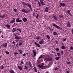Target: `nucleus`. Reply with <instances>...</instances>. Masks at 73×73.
I'll return each instance as SVG.
<instances>
[{
    "label": "nucleus",
    "instance_id": "obj_48",
    "mask_svg": "<svg viewBox=\"0 0 73 73\" xmlns=\"http://www.w3.org/2000/svg\"><path fill=\"white\" fill-rule=\"evenodd\" d=\"M38 16H39V15H38L37 14V16L36 17V19L38 18Z\"/></svg>",
    "mask_w": 73,
    "mask_h": 73
},
{
    "label": "nucleus",
    "instance_id": "obj_45",
    "mask_svg": "<svg viewBox=\"0 0 73 73\" xmlns=\"http://www.w3.org/2000/svg\"><path fill=\"white\" fill-rule=\"evenodd\" d=\"M12 43L14 45H15L16 44V42L15 41H13L12 42Z\"/></svg>",
    "mask_w": 73,
    "mask_h": 73
},
{
    "label": "nucleus",
    "instance_id": "obj_6",
    "mask_svg": "<svg viewBox=\"0 0 73 73\" xmlns=\"http://www.w3.org/2000/svg\"><path fill=\"white\" fill-rule=\"evenodd\" d=\"M44 59L46 60V61H50L52 60V58H47Z\"/></svg>",
    "mask_w": 73,
    "mask_h": 73
},
{
    "label": "nucleus",
    "instance_id": "obj_18",
    "mask_svg": "<svg viewBox=\"0 0 73 73\" xmlns=\"http://www.w3.org/2000/svg\"><path fill=\"white\" fill-rule=\"evenodd\" d=\"M3 46L4 47H5V48H7V43L3 44Z\"/></svg>",
    "mask_w": 73,
    "mask_h": 73
},
{
    "label": "nucleus",
    "instance_id": "obj_20",
    "mask_svg": "<svg viewBox=\"0 0 73 73\" xmlns=\"http://www.w3.org/2000/svg\"><path fill=\"white\" fill-rule=\"evenodd\" d=\"M60 7L61 6H62L63 7H65V4L63 3H60Z\"/></svg>",
    "mask_w": 73,
    "mask_h": 73
},
{
    "label": "nucleus",
    "instance_id": "obj_24",
    "mask_svg": "<svg viewBox=\"0 0 73 73\" xmlns=\"http://www.w3.org/2000/svg\"><path fill=\"white\" fill-rule=\"evenodd\" d=\"M6 27L7 28H9L10 29V27H11V26L9 25H6Z\"/></svg>",
    "mask_w": 73,
    "mask_h": 73
},
{
    "label": "nucleus",
    "instance_id": "obj_11",
    "mask_svg": "<svg viewBox=\"0 0 73 73\" xmlns=\"http://www.w3.org/2000/svg\"><path fill=\"white\" fill-rule=\"evenodd\" d=\"M44 40L43 39H42L40 40V41H39V43L40 44H42L43 43H44Z\"/></svg>",
    "mask_w": 73,
    "mask_h": 73
},
{
    "label": "nucleus",
    "instance_id": "obj_5",
    "mask_svg": "<svg viewBox=\"0 0 73 73\" xmlns=\"http://www.w3.org/2000/svg\"><path fill=\"white\" fill-rule=\"evenodd\" d=\"M21 11L22 12H23V13H28V11L24 9H22Z\"/></svg>",
    "mask_w": 73,
    "mask_h": 73
},
{
    "label": "nucleus",
    "instance_id": "obj_4",
    "mask_svg": "<svg viewBox=\"0 0 73 73\" xmlns=\"http://www.w3.org/2000/svg\"><path fill=\"white\" fill-rule=\"evenodd\" d=\"M16 19V18H13V19L12 20H11L10 21V23L11 24H13V23H15V20Z\"/></svg>",
    "mask_w": 73,
    "mask_h": 73
},
{
    "label": "nucleus",
    "instance_id": "obj_1",
    "mask_svg": "<svg viewBox=\"0 0 73 73\" xmlns=\"http://www.w3.org/2000/svg\"><path fill=\"white\" fill-rule=\"evenodd\" d=\"M40 1H38V3L39 5V7H41V4L42 5H45V4L44 3V0H40Z\"/></svg>",
    "mask_w": 73,
    "mask_h": 73
},
{
    "label": "nucleus",
    "instance_id": "obj_42",
    "mask_svg": "<svg viewBox=\"0 0 73 73\" xmlns=\"http://www.w3.org/2000/svg\"><path fill=\"white\" fill-rule=\"evenodd\" d=\"M56 51H59V48H57L55 49Z\"/></svg>",
    "mask_w": 73,
    "mask_h": 73
},
{
    "label": "nucleus",
    "instance_id": "obj_36",
    "mask_svg": "<svg viewBox=\"0 0 73 73\" xmlns=\"http://www.w3.org/2000/svg\"><path fill=\"white\" fill-rule=\"evenodd\" d=\"M42 55H41L39 57V58H38V60H40V59L42 58Z\"/></svg>",
    "mask_w": 73,
    "mask_h": 73
},
{
    "label": "nucleus",
    "instance_id": "obj_26",
    "mask_svg": "<svg viewBox=\"0 0 73 73\" xmlns=\"http://www.w3.org/2000/svg\"><path fill=\"white\" fill-rule=\"evenodd\" d=\"M16 31V29L15 28H13V29L12 31L13 32H15Z\"/></svg>",
    "mask_w": 73,
    "mask_h": 73
},
{
    "label": "nucleus",
    "instance_id": "obj_29",
    "mask_svg": "<svg viewBox=\"0 0 73 73\" xmlns=\"http://www.w3.org/2000/svg\"><path fill=\"white\" fill-rule=\"evenodd\" d=\"M59 58H60V57H59V56H58L55 59L56 60H59Z\"/></svg>",
    "mask_w": 73,
    "mask_h": 73
},
{
    "label": "nucleus",
    "instance_id": "obj_30",
    "mask_svg": "<svg viewBox=\"0 0 73 73\" xmlns=\"http://www.w3.org/2000/svg\"><path fill=\"white\" fill-rule=\"evenodd\" d=\"M17 11V10L16 9H13V11L14 12H16Z\"/></svg>",
    "mask_w": 73,
    "mask_h": 73
},
{
    "label": "nucleus",
    "instance_id": "obj_58",
    "mask_svg": "<svg viewBox=\"0 0 73 73\" xmlns=\"http://www.w3.org/2000/svg\"><path fill=\"white\" fill-rule=\"evenodd\" d=\"M45 73H49V71H46Z\"/></svg>",
    "mask_w": 73,
    "mask_h": 73
},
{
    "label": "nucleus",
    "instance_id": "obj_49",
    "mask_svg": "<svg viewBox=\"0 0 73 73\" xmlns=\"http://www.w3.org/2000/svg\"><path fill=\"white\" fill-rule=\"evenodd\" d=\"M21 63L22 64H24V62H23L22 60L21 61Z\"/></svg>",
    "mask_w": 73,
    "mask_h": 73
},
{
    "label": "nucleus",
    "instance_id": "obj_64",
    "mask_svg": "<svg viewBox=\"0 0 73 73\" xmlns=\"http://www.w3.org/2000/svg\"><path fill=\"white\" fill-rule=\"evenodd\" d=\"M56 44H58V41H56Z\"/></svg>",
    "mask_w": 73,
    "mask_h": 73
},
{
    "label": "nucleus",
    "instance_id": "obj_63",
    "mask_svg": "<svg viewBox=\"0 0 73 73\" xmlns=\"http://www.w3.org/2000/svg\"><path fill=\"white\" fill-rule=\"evenodd\" d=\"M19 31L20 32H21V30L19 29Z\"/></svg>",
    "mask_w": 73,
    "mask_h": 73
},
{
    "label": "nucleus",
    "instance_id": "obj_35",
    "mask_svg": "<svg viewBox=\"0 0 73 73\" xmlns=\"http://www.w3.org/2000/svg\"><path fill=\"white\" fill-rule=\"evenodd\" d=\"M34 70L35 72H37V70L36 69V67H34Z\"/></svg>",
    "mask_w": 73,
    "mask_h": 73
},
{
    "label": "nucleus",
    "instance_id": "obj_23",
    "mask_svg": "<svg viewBox=\"0 0 73 73\" xmlns=\"http://www.w3.org/2000/svg\"><path fill=\"white\" fill-rule=\"evenodd\" d=\"M9 72L11 73H15V72L12 70H9Z\"/></svg>",
    "mask_w": 73,
    "mask_h": 73
},
{
    "label": "nucleus",
    "instance_id": "obj_41",
    "mask_svg": "<svg viewBox=\"0 0 73 73\" xmlns=\"http://www.w3.org/2000/svg\"><path fill=\"white\" fill-rule=\"evenodd\" d=\"M5 17V15H3L2 16H1V18H4Z\"/></svg>",
    "mask_w": 73,
    "mask_h": 73
},
{
    "label": "nucleus",
    "instance_id": "obj_62",
    "mask_svg": "<svg viewBox=\"0 0 73 73\" xmlns=\"http://www.w3.org/2000/svg\"><path fill=\"white\" fill-rule=\"evenodd\" d=\"M66 73H69V71H66Z\"/></svg>",
    "mask_w": 73,
    "mask_h": 73
},
{
    "label": "nucleus",
    "instance_id": "obj_50",
    "mask_svg": "<svg viewBox=\"0 0 73 73\" xmlns=\"http://www.w3.org/2000/svg\"><path fill=\"white\" fill-rule=\"evenodd\" d=\"M70 49H71V50H72L73 49V48L72 46L70 47Z\"/></svg>",
    "mask_w": 73,
    "mask_h": 73
},
{
    "label": "nucleus",
    "instance_id": "obj_46",
    "mask_svg": "<svg viewBox=\"0 0 73 73\" xmlns=\"http://www.w3.org/2000/svg\"><path fill=\"white\" fill-rule=\"evenodd\" d=\"M55 70H58V68L57 67H56L54 68Z\"/></svg>",
    "mask_w": 73,
    "mask_h": 73
},
{
    "label": "nucleus",
    "instance_id": "obj_57",
    "mask_svg": "<svg viewBox=\"0 0 73 73\" xmlns=\"http://www.w3.org/2000/svg\"><path fill=\"white\" fill-rule=\"evenodd\" d=\"M1 37H2V38H4V36L3 35H1Z\"/></svg>",
    "mask_w": 73,
    "mask_h": 73
},
{
    "label": "nucleus",
    "instance_id": "obj_37",
    "mask_svg": "<svg viewBox=\"0 0 73 73\" xmlns=\"http://www.w3.org/2000/svg\"><path fill=\"white\" fill-rule=\"evenodd\" d=\"M60 44H61V45H62V46H64L65 45V44H64L63 42H61L60 43Z\"/></svg>",
    "mask_w": 73,
    "mask_h": 73
},
{
    "label": "nucleus",
    "instance_id": "obj_17",
    "mask_svg": "<svg viewBox=\"0 0 73 73\" xmlns=\"http://www.w3.org/2000/svg\"><path fill=\"white\" fill-rule=\"evenodd\" d=\"M34 43L35 45L37 46H38V47L39 48H40V45H39V44H37V43L36 42H35Z\"/></svg>",
    "mask_w": 73,
    "mask_h": 73
},
{
    "label": "nucleus",
    "instance_id": "obj_8",
    "mask_svg": "<svg viewBox=\"0 0 73 73\" xmlns=\"http://www.w3.org/2000/svg\"><path fill=\"white\" fill-rule=\"evenodd\" d=\"M27 6L28 7H29V8L31 11H32V6H31V5H30V4L28 3L27 5Z\"/></svg>",
    "mask_w": 73,
    "mask_h": 73
},
{
    "label": "nucleus",
    "instance_id": "obj_21",
    "mask_svg": "<svg viewBox=\"0 0 73 73\" xmlns=\"http://www.w3.org/2000/svg\"><path fill=\"white\" fill-rule=\"evenodd\" d=\"M61 48L62 49H66V47L64 46H62L61 47Z\"/></svg>",
    "mask_w": 73,
    "mask_h": 73
},
{
    "label": "nucleus",
    "instance_id": "obj_40",
    "mask_svg": "<svg viewBox=\"0 0 73 73\" xmlns=\"http://www.w3.org/2000/svg\"><path fill=\"white\" fill-rule=\"evenodd\" d=\"M66 38H63L62 39V41H66Z\"/></svg>",
    "mask_w": 73,
    "mask_h": 73
},
{
    "label": "nucleus",
    "instance_id": "obj_12",
    "mask_svg": "<svg viewBox=\"0 0 73 73\" xmlns=\"http://www.w3.org/2000/svg\"><path fill=\"white\" fill-rule=\"evenodd\" d=\"M38 66L39 67V68H45V67H46V66H43V65H41L40 64L38 65Z\"/></svg>",
    "mask_w": 73,
    "mask_h": 73
},
{
    "label": "nucleus",
    "instance_id": "obj_51",
    "mask_svg": "<svg viewBox=\"0 0 73 73\" xmlns=\"http://www.w3.org/2000/svg\"><path fill=\"white\" fill-rule=\"evenodd\" d=\"M18 54V53H17V52H15L14 53V54L15 55L16 54Z\"/></svg>",
    "mask_w": 73,
    "mask_h": 73
},
{
    "label": "nucleus",
    "instance_id": "obj_54",
    "mask_svg": "<svg viewBox=\"0 0 73 73\" xmlns=\"http://www.w3.org/2000/svg\"><path fill=\"white\" fill-rule=\"evenodd\" d=\"M71 32H72V34L73 35V29H72Z\"/></svg>",
    "mask_w": 73,
    "mask_h": 73
},
{
    "label": "nucleus",
    "instance_id": "obj_33",
    "mask_svg": "<svg viewBox=\"0 0 73 73\" xmlns=\"http://www.w3.org/2000/svg\"><path fill=\"white\" fill-rule=\"evenodd\" d=\"M48 29H49L51 31H53L54 30L53 29H52L50 27H48Z\"/></svg>",
    "mask_w": 73,
    "mask_h": 73
},
{
    "label": "nucleus",
    "instance_id": "obj_52",
    "mask_svg": "<svg viewBox=\"0 0 73 73\" xmlns=\"http://www.w3.org/2000/svg\"><path fill=\"white\" fill-rule=\"evenodd\" d=\"M59 17H60V18H62V17H63V16L62 15H60Z\"/></svg>",
    "mask_w": 73,
    "mask_h": 73
},
{
    "label": "nucleus",
    "instance_id": "obj_38",
    "mask_svg": "<svg viewBox=\"0 0 73 73\" xmlns=\"http://www.w3.org/2000/svg\"><path fill=\"white\" fill-rule=\"evenodd\" d=\"M36 40H38L40 39V37L39 36H38L37 37H36Z\"/></svg>",
    "mask_w": 73,
    "mask_h": 73
},
{
    "label": "nucleus",
    "instance_id": "obj_28",
    "mask_svg": "<svg viewBox=\"0 0 73 73\" xmlns=\"http://www.w3.org/2000/svg\"><path fill=\"white\" fill-rule=\"evenodd\" d=\"M18 51L20 52V54H23V52H22V50H18Z\"/></svg>",
    "mask_w": 73,
    "mask_h": 73
},
{
    "label": "nucleus",
    "instance_id": "obj_16",
    "mask_svg": "<svg viewBox=\"0 0 73 73\" xmlns=\"http://www.w3.org/2000/svg\"><path fill=\"white\" fill-rule=\"evenodd\" d=\"M67 13H68V15H70L71 16H72V14L71 13H70V10H68L67 11Z\"/></svg>",
    "mask_w": 73,
    "mask_h": 73
},
{
    "label": "nucleus",
    "instance_id": "obj_60",
    "mask_svg": "<svg viewBox=\"0 0 73 73\" xmlns=\"http://www.w3.org/2000/svg\"><path fill=\"white\" fill-rule=\"evenodd\" d=\"M28 12H30V9H28Z\"/></svg>",
    "mask_w": 73,
    "mask_h": 73
},
{
    "label": "nucleus",
    "instance_id": "obj_31",
    "mask_svg": "<svg viewBox=\"0 0 73 73\" xmlns=\"http://www.w3.org/2000/svg\"><path fill=\"white\" fill-rule=\"evenodd\" d=\"M53 35H54V36H56L57 35V32H54L53 33Z\"/></svg>",
    "mask_w": 73,
    "mask_h": 73
},
{
    "label": "nucleus",
    "instance_id": "obj_19",
    "mask_svg": "<svg viewBox=\"0 0 73 73\" xmlns=\"http://www.w3.org/2000/svg\"><path fill=\"white\" fill-rule=\"evenodd\" d=\"M18 68L19 70H23V68H22V67H21V66H18Z\"/></svg>",
    "mask_w": 73,
    "mask_h": 73
},
{
    "label": "nucleus",
    "instance_id": "obj_32",
    "mask_svg": "<svg viewBox=\"0 0 73 73\" xmlns=\"http://www.w3.org/2000/svg\"><path fill=\"white\" fill-rule=\"evenodd\" d=\"M0 68H1V69H4V67L3 65H2L1 66Z\"/></svg>",
    "mask_w": 73,
    "mask_h": 73
},
{
    "label": "nucleus",
    "instance_id": "obj_59",
    "mask_svg": "<svg viewBox=\"0 0 73 73\" xmlns=\"http://www.w3.org/2000/svg\"><path fill=\"white\" fill-rule=\"evenodd\" d=\"M44 64H44V63H42V65H44Z\"/></svg>",
    "mask_w": 73,
    "mask_h": 73
},
{
    "label": "nucleus",
    "instance_id": "obj_7",
    "mask_svg": "<svg viewBox=\"0 0 73 73\" xmlns=\"http://www.w3.org/2000/svg\"><path fill=\"white\" fill-rule=\"evenodd\" d=\"M32 52L34 56V57H35L36 56V51L35 50H33Z\"/></svg>",
    "mask_w": 73,
    "mask_h": 73
},
{
    "label": "nucleus",
    "instance_id": "obj_2",
    "mask_svg": "<svg viewBox=\"0 0 73 73\" xmlns=\"http://www.w3.org/2000/svg\"><path fill=\"white\" fill-rule=\"evenodd\" d=\"M52 26L56 27V28H57V29H61V28L60 27H59L58 26L56 25V24L55 23H52Z\"/></svg>",
    "mask_w": 73,
    "mask_h": 73
},
{
    "label": "nucleus",
    "instance_id": "obj_56",
    "mask_svg": "<svg viewBox=\"0 0 73 73\" xmlns=\"http://www.w3.org/2000/svg\"><path fill=\"white\" fill-rule=\"evenodd\" d=\"M18 43H17V44H16V46L17 47H18Z\"/></svg>",
    "mask_w": 73,
    "mask_h": 73
},
{
    "label": "nucleus",
    "instance_id": "obj_34",
    "mask_svg": "<svg viewBox=\"0 0 73 73\" xmlns=\"http://www.w3.org/2000/svg\"><path fill=\"white\" fill-rule=\"evenodd\" d=\"M57 55L58 56H59V57H60L61 56V54L59 53H57Z\"/></svg>",
    "mask_w": 73,
    "mask_h": 73
},
{
    "label": "nucleus",
    "instance_id": "obj_61",
    "mask_svg": "<svg viewBox=\"0 0 73 73\" xmlns=\"http://www.w3.org/2000/svg\"><path fill=\"white\" fill-rule=\"evenodd\" d=\"M60 52H61V53H62V54H63V51H61Z\"/></svg>",
    "mask_w": 73,
    "mask_h": 73
},
{
    "label": "nucleus",
    "instance_id": "obj_14",
    "mask_svg": "<svg viewBox=\"0 0 73 73\" xmlns=\"http://www.w3.org/2000/svg\"><path fill=\"white\" fill-rule=\"evenodd\" d=\"M45 10L44 11L46 12H49V11H48V9H49V7H46L45 8H44Z\"/></svg>",
    "mask_w": 73,
    "mask_h": 73
},
{
    "label": "nucleus",
    "instance_id": "obj_10",
    "mask_svg": "<svg viewBox=\"0 0 73 73\" xmlns=\"http://www.w3.org/2000/svg\"><path fill=\"white\" fill-rule=\"evenodd\" d=\"M66 24L67 25V26L68 27H71V25H70V23L68 21L67 23H66Z\"/></svg>",
    "mask_w": 73,
    "mask_h": 73
},
{
    "label": "nucleus",
    "instance_id": "obj_9",
    "mask_svg": "<svg viewBox=\"0 0 73 73\" xmlns=\"http://www.w3.org/2000/svg\"><path fill=\"white\" fill-rule=\"evenodd\" d=\"M22 19L23 21L24 22V23H26V22H27V20H28L25 17L23 18Z\"/></svg>",
    "mask_w": 73,
    "mask_h": 73
},
{
    "label": "nucleus",
    "instance_id": "obj_44",
    "mask_svg": "<svg viewBox=\"0 0 73 73\" xmlns=\"http://www.w3.org/2000/svg\"><path fill=\"white\" fill-rule=\"evenodd\" d=\"M5 53L6 54H9V52L8 51H6Z\"/></svg>",
    "mask_w": 73,
    "mask_h": 73
},
{
    "label": "nucleus",
    "instance_id": "obj_27",
    "mask_svg": "<svg viewBox=\"0 0 73 73\" xmlns=\"http://www.w3.org/2000/svg\"><path fill=\"white\" fill-rule=\"evenodd\" d=\"M46 36L48 39H50V36L48 35H46Z\"/></svg>",
    "mask_w": 73,
    "mask_h": 73
},
{
    "label": "nucleus",
    "instance_id": "obj_13",
    "mask_svg": "<svg viewBox=\"0 0 73 73\" xmlns=\"http://www.w3.org/2000/svg\"><path fill=\"white\" fill-rule=\"evenodd\" d=\"M52 17L54 19V20H56L57 21V17H56V15H52Z\"/></svg>",
    "mask_w": 73,
    "mask_h": 73
},
{
    "label": "nucleus",
    "instance_id": "obj_55",
    "mask_svg": "<svg viewBox=\"0 0 73 73\" xmlns=\"http://www.w3.org/2000/svg\"><path fill=\"white\" fill-rule=\"evenodd\" d=\"M20 41V40H16V42H18V41Z\"/></svg>",
    "mask_w": 73,
    "mask_h": 73
},
{
    "label": "nucleus",
    "instance_id": "obj_25",
    "mask_svg": "<svg viewBox=\"0 0 73 73\" xmlns=\"http://www.w3.org/2000/svg\"><path fill=\"white\" fill-rule=\"evenodd\" d=\"M25 67V69H28V66H27V65H25V66H24Z\"/></svg>",
    "mask_w": 73,
    "mask_h": 73
},
{
    "label": "nucleus",
    "instance_id": "obj_22",
    "mask_svg": "<svg viewBox=\"0 0 73 73\" xmlns=\"http://www.w3.org/2000/svg\"><path fill=\"white\" fill-rule=\"evenodd\" d=\"M29 63L31 68H32L33 67V66H32V63H31V62H30V61H29Z\"/></svg>",
    "mask_w": 73,
    "mask_h": 73
},
{
    "label": "nucleus",
    "instance_id": "obj_3",
    "mask_svg": "<svg viewBox=\"0 0 73 73\" xmlns=\"http://www.w3.org/2000/svg\"><path fill=\"white\" fill-rule=\"evenodd\" d=\"M22 22V20L20 19V18H17L16 20V23H21Z\"/></svg>",
    "mask_w": 73,
    "mask_h": 73
},
{
    "label": "nucleus",
    "instance_id": "obj_39",
    "mask_svg": "<svg viewBox=\"0 0 73 73\" xmlns=\"http://www.w3.org/2000/svg\"><path fill=\"white\" fill-rule=\"evenodd\" d=\"M28 3H23V5H27H27H28Z\"/></svg>",
    "mask_w": 73,
    "mask_h": 73
},
{
    "label": "nucleus",
    "instance_id": "obj_15",
    "mask_svg": "<svg viewBox=\"0 0 73 73\" xmlns=\"http://www.w3.org/2000/svg\"><path fill=\"white\" fill-rule=\"evenodd\" d=\"M15 38L16 40H20L21 38V37L20 36H17L15 37Z\"/></svg>",
    "mask_w": 73,
    "mask_h": 73
},
{
    "label": "nucleus",
    "instance_id": "obj_43",
    "mask_svg": "<svg viewBox=\"0 0 73 73\" xmlns=\"http://www.w3.org/2000/svg\"><path fill=\"white\" fill-rule=\"evenodd\" d=\"M27 53H25L24 54H23V56H25L27 54Z\"/></svg>",
    "mask_w": 73,
    "mask_h": 73
},
{
    "label": "nucleus",
    "instance_id": "obj_53",
    "mask_svg": "<svg viewBox=\"0 0 73 73\" xmlns=\"http://www.w3.org/2000/svg\"><path fill=\"white\" fill-rule=\"evenodd\" d=\"M67 64H70V62H67Z\"/></svg>",
    "mask_w": 73,
    "mask_h": 73
},
{
    "label": "nucleus",
    "instance_id": "obj_47",
    "mask_svg": "<svg viewBox=\"0 0 73 73\" xmlns=\"http://www.w3.org/2000/svg\"><path fill=\"white\" fill-rule=\"evenodd\" d=\"M22 43H23V42L19 43V46L21 45H22Z\"/></svg>",
    "mask_w": 73,
    "mask_h": 73
}]
</instances>
